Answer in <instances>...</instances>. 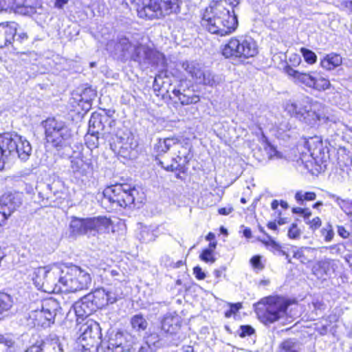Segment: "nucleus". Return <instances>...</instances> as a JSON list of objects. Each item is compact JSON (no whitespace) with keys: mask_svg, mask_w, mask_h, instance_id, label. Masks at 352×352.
<instances>
[{"mask_svg":"<svg viewBox=\"0 0 352 352\" xmlns=\"http://www.w3.org/2000/svg\"><path fill=\"white\" fill-rule=\"evenodd\" d=\"M115 149L117 150L118 155L123 158L130 159L134 156V151L129 140L125 142L120 141L115 144Z\"/></svg>","mask_w":352,"mask_h":352,"instance_id":"72a5a7b5","label":"nucleus"},{"mask_svg":"<svg viewBox=\"0 0 352 352\" xmlns=\"http://www.w3.org/2000/svg\"><path fill=\"white\" fill-rule=\"evenodd\" d=\"M15 22H10L0 25V48L8 45L14 34Z\"/></svg>","mask_w":352,"mask_h":352,"instance_id":"a878e982","label":"nucleus"},{"mask_svg":"<svg viewBox=\"0 0 352 352\" xmlns=\"http://www.w3.org/2000/svg\"><path fill=\"white\" fill-rule=\"evenodd\" d=\"M22 192H14L3 195L0 198V208L8 218L22 204Z\"/></svg>","mask_w":352,"mask_h":352,"instance_id":"dca6fc26","label":"nucleus"},{"mask_svg":"<svg viewBox=\"0 0 352 352\" xmlns=\"http://www.w3.org/2000/svg\"><path fill=\"white\" fill-rule=\"evenodd\" d=\"M285 71L286 74L292 78L295 83L299 85L307 86V80L308 79V75L305 72L294 69L289 65L285 67Z\"/></svg>","mask_w":352,"mask_h":352,"instance_id":"cd10ccee","label":"nucleus"},{"mask_svg":"<svg viewBox=\"0 0 352 352\" xmlns=\"http://www.w3.org/2000/svg\"><path fill=\"white\" fill-rule=\"evenodd\" d=\"M222 81L223 79L221 76L215 75L209 71H203V76H201V78L199 80L198 82L213 87L219 85Z\"/></svg>","mask_w":352,"mask_h":352,"instance_id":"4c0bfd02","label":"nucleus"},{"mask_svg":"<svg viewBox=\"0 0 352 352\" xmlns=\"http://www.w3.org/2000/svg\"><path fill=\"white\" fill-rule=\"evenodd\" d=\"M193 274L195 277L199 280H204L206 278L205 273L199 266H196L193 269Z\"/></svg>","mask_w":352,"mask_h":352,"instance_id":"680f3d73","label":"nucleus"},{"mask_svg":"<svg viewBox=\"0 0 352 352\" xmlns=\"http://www.w3.org/2000/svg\"><path fill=\"white\" fill-rule=\"evenodd\" d=\"M258 53L255 41L251 37H232L222 48V54L227 58H248Z\"/></svg>","mask_w":352,"mask_h":352,"instance_id":"20e7f679","label":"nucleus"},{"mask_svg":"<svg viewBox=\"0 0 352 352\" xmlns=\"http://www.w3.org/2000/svg\"><path fill=\"white\" fill-rule=\"evenodd\" d=\"M296 201L302 204L304 201L308 200V192H305L304 194H302L301 192H298L295 196Z\"/></svg>","mask_w":352,"mask_h":352,"instance_id":"e2e57ef3","label":"nucleus"},{"mask_svg":"<svg viewBox=\"0 0 352 352\" xmlns=\"http://www.w3.org/2000/svg\"><path fill=\"white\" fill-rule=\"evenodd\" d=\"M342 63V58L339 54L331 53L321 60L320 65L325 69L331 70L340 66Z\"/></svg>","mask_w":352,"mask_h":352,"instance_id":"2f4dec72","label":"nucleus"},{"mask_svg":"<svg viewBox=\"0 0 352 352\" xmlns=\"http://www.w3.org/2000/svg\"><path fill=\"white\" fill-rule=\"evenodd\" d=\"M312 305L316 311V314L318 315V311H321L322 310L324 309L325 305L324 304L318 300H316V301L312 302Z\"/></svg>","mask_w":352,"mask_h":352,"instance_id":"69168bd1","label":"nucleus"},{"mask_svg":"<svg viewBox=\"0 0 352 352\" xmlns=\"http://www.w3.org/2000/svg\"><path fill=\"white\" fill-rule=\"evenodd\" d=\"M109 220L104 217L80 219L74 217L69 225L70 234L73 236L80 235H95L102 230L108 228Z\"/></svg>","mask_w":352,"mask_h":352,"instance_id":"423d86ee","label":"nucleus"},{"mask_svg":"<svg viewBox=\"0 0 352 352\" xmlns=\"http://www.w3.org/2000/svg\"><path fill=\"white\" fill-rule=\"evenodd\" d=\"M202 23L208 32L220 36L233 33L238 27L235 12L226 9L223 3H212L207 8Z\"/></svg>","mask_w":352,"mask_h":352,"instance_id":"f257e3e1","label":"nucleus"},{"mask_svg":"<svg viewBox=\"0 0 352 352\" xmlns=\"http://www.w3.org/2000/svg\"><path fill=\"white\" fill-rule=\"evenodd\" d=\"M178 9L179 0H143L137 12L140 18L153 19L176 12Z\"/></svg>","mask_w":352,"mask_h":352,"instance_id":"7ed1b4c3","label":"nucleus"},{"mask_svg":"<svg viewBox=\"0 0 352 352\" xmlns=\"http://www.w3.org/2000/svg\"><path fill=\"white\" fill-rule=\"evenodd\" d=\"M109 273H110L111 276L112 277L116 278V280H118L119 281L124 280L123 278H124V275L120 270H111L109 272Z\"/></svg>","mask_w":352,"mask_h":352,"instance_id":"052dcab7","label":"nucleus"},{"mask_svg":"<svg viewBox=\"0 0 352 352\" xmlns=\"http://www.w3.org/2000/svg\"><path fill=\"white\" fill-rule=\"evenodd\" d=\"M176 147L179 149L177 151V155L176 157L173 159V161L175 162V164H171L167 166H164L162 162H160L162 166L167 170L174 171L176 170H179L186 164H188L190 160V148L188 146H183L181 144V143H179V146Z\"/></svg>","mask_w":352,"mask_h":352,"instance_id":"aec40b11","label":"nucleus"},{"mask_svg":"<svg viewBox=\"0 0 352 352\" xmlns=\"http://www.w3.org/2000/svg\"><path fill=\"white\" fill-rule=\"evenodd\" d=\"M73 308L78 322L80 318L83 320L96 311L95 307L93 306V302H90L86 296H83L80 301L76 302Z\"/></svg>","mask_w":352,"mask_h":352,"instance_id":"4be33fe9","label":"nucleus"},{"mask_svg":"<svg viewBox=\"0 0 352 352\" xmlns=\"http://www.w3.org/2000/svg\"><path fill=\"white\" fill-rule=\"evenodd\" d=\"M59 308V303L56 300L52 298L45 299L42 302L41 309L34 311V320L38 325L48 327L54 323Z\"/></svg>","mask_w":352,"mask_h":352,"instance_id":"9d476101","label":"nucleus"},{"mask_svg":"<svg viewBox=\"0 0 352 352\" xmlns=\"http://www.w3.org/2000/svg\"><path fill=\"white\" fill-rule=\"evenodd\" d=\"M12 0H0V12H11Z\"/></svg>","mask_w":352,"mask_h":352,"instance_id":"4d7b16f0","label":"nucleus"},{"mask_svg":"<svg viewBox=\"0 0 352 352\" xmlns=\"http://www.w3.org/2000/svg\"><path fill=\"white\" fill-rule=\"evenodd\" d=\"M299 235V231L297 227L295 225H293V226L288 231V236L290 238L295 239Z\"/></svg>","mask_w":352,"mask_h":352,"instance_id":"338daca9","label":"nucleus"},{"mask_svg":"<svg viewBox=\"0 0 352 352\" xmlns=\"http://www.w3.org/2000/svg\"><path fill=\"white\" fill-rule=\"evenodd\" d=\"M12 305L13 300L10 295L0 293V320L3 317V314L10 309Z\"/></svg>","mask_w":352,"mask_h":352,"instance_id":"a19ab883","label":"nucleus"},{"mask_svg":"<svg viewBox=\"0 0 352 352\" xmlns=\"http://www.w3.org/2000/svg\"><path fill=\"white\" fill-rule=\"evenodd\" d=\"M309 155L311 157L315 164V168L311 170L312 175H317L318 173L324 170L326 165V154L322 144V142L319 137H314L309 142Z\"/></svg>","mask_w":352,"mask_h":352,"instance_id":"f8f14e48","label":"nucleus"},{"mask_svg":"<svg viewBox=\"0 0 352 352\" xmlns=\"http://www.w3.org/2000/svg\"><path fill=\"white\" fill-rule=\"evenodd\" d=\"M321 223L322 222L320 219L319 217H316L313 219L311 221H309V227L311 229H317L320 227Z\"/></svg>","mask_w":352,"mask_h":352,"instance_id":"774afa93","label":"nucleus"},{"mask_svg":"<svg viewBox=\"0 0 352 352\" xmlns=\"http://www.w3.org/2000/svg\"><path fill=\"white\" fill-rule=\"evenodd\" d=\"M58 269L52 270L49 266L39 267L33 271L32 278L35 286L45 292H55L58 285Z\"/></svg>","mask_w":352,"mask_h":352,"instance_id":"6e6552de","label":"nucleus"},{"mask_svg":"<svg viewBox=\"0 0 352 352\" xmlns=\"http://www.w3.org/2000/svg\"><path fill=\"white\" fill-rule=\"evenodd\" d=\"M136 193L137 190L135 188H131L129 185L124 184L123 185L122 192L117 203L118 206L125 208L133 204L135 201V194Z\"/></svg>","mask_w":352,"mask_h":352,"instance_id":"393cba45","label":"nucleus"},{"mask_svg":"<svg viewBox=\"0 0 352 352\" xmlns=\"http://www.w3.org/2000/svg\"><path fill=\"white\" fill-rule=\"evenodd\" d=\"M87 144L91 147L96 148L99 146V133L97 134H91V133H88L87 136Z\"/></svg>","mask_w":352,"mask_h":352,"instance_id":"09e8293b","label":"nucleus"},{"mask_svg":"<svg viewBox=\"0 0 352 352\" xmlns=\"http://www.w3.org/2000/svg\"><path fill=\"white\" fill-rule=\"evenodd\" d=\"M181 325V318L177 315L167 314L162 322V329L166 333H175Z\"/></svg>","mask_w":352,"mask_h":352,"instance_id":"b1692460","label":"nucleus"},{"mask_svg":"<svg viewBox=\"0 0 352 352\" xmlns=\"http://www.w3.org/2000/svg\"><path fill=\"white\" fill-rule=\"evenodd\" d=\"M307 250L306 248H301L299 249H294L292 250L294 258L299 260L302 263H305L307 261V256L305 254V252Z\"/></svg>","mask_w":352,"mask_h":352,"instance_id":"a18cd8bd","label":"nucleus"},{"mask_svg":"<svg viewBox=\"0 0 352 352\" xmlns=\"http://www.w3.org/2000/svg\"><path fill=\"white\" fill-rule=\"evenodd\" d=\"M13 143L8 140V133H5L0 136V170L3 168V160L5 157H8V147H12Z\"/></svg>","mask_w":352,"mask_h":352,"instance_id":"ea45409f","label":"nucleus"},{"mask_svg":"<svg viewBox=\"0 0 352 352\" xmlns=\"http://www.w3.org/2000/svg\"><path fill=\"white\" fill-rule=\"evenodd\" d=\"M306 155L302 154V156L296 161V165L298 170L301 172L306 170L307 168V160H305Z\"/></svg>","mask_w":352,"mask_h":352,"instance_id":"5fc2aeb1","label":"nucleus"},{"mask_svg":"<svg viewBox=\"0 0 352 352\" xmlns=\"http://www.w3.org/2000/svg\"><path fill=\"white\" fill-rule=\"evenodd\" d=\"M311 86L319 91L325 90L329 87L330 82L324 78H313L309 76V87Z\"/></svg>","mask_w":352,"mask_h":352,"instance_id":"c03bdc74","label":"nucleus"},{"mask_svg":"<svg viewBox=\"0 0 352 352\" xmlns=\"http://www.w3.org/2000/svg\"><path fill=\"white\" fill-rule=\"evenodd\" d=\"M288 303L284 298L270 296L261 299L255 305V311L263 323H272L282 317Z\"/></svg>","mask_w":352,"mask_h":352,"instance_id":"f03ea898","label":"nucleus"},{"mask_svg":"<svg viewBox=\"0 0 352 352\" xmlns=\"http://www.w3.org/2000/svg\"><path fill=\"white\" fill-rule=\"evenodd\" d=\"M254 333V329L250 325H241L239 330V335L241 338L250 336Z\"/></svg>","mask_w":352,"mask_h":352,"instance_id":"3c124183","label":"nucleus"},{"mask_svg":"<svg viewBox=\"0 0 352 352\" xmlns=\"http://www.w3.org/2000/svg\"><path fill=\"white\" fill-rule=\"evenodd\" d=\"M123 185L124 184H117L106 188L103 191L104 197L107 199L109 202L117 204L122 192Z\"/></svg>","mask_w":352,"mask_h":352,"instance_id":"7c9ffc66","label":"nucleus"},{"mask_svg":"<svg viewBox=\"0 0 352 352\" xmlns=\"http://www.w3.org/2000/svg\"><path fill=\"white\" fill-rule=\"evenodd\" d=\"M239 0H223L219 2H214L213 3H223L226 9H229L234 12V8L239 4Z\"/></svg>","mask_w":352,"mask_h":352,"instance_id":"864d4df0","label":"nucleus"},{"mask_svg":"<svg viewBox=\"0 0 352 352\" xmlns=\"http://www.w3.org/2000/svg\"><path fill=\"white\" fill-rule=\"evenodd\" d=\"M336 270V263L330 259H324L316 262L312 266V274L318 279L326 280Z\"/></svg>","mask_w":352,"mask_h":352,"instance_id":"6ab92c4d","label":"nucleus"},{"mask_svg":"<svg viewBox=\"0 0 352 352\" xmlns=\"http://www.w3.org/2000/svg\"><path fill=\"white\" fill-rule=\"evenodd\" d=\"M179 146V141L175 138L160 139L155 146V150L160 154L166 153L171 147Z\"/></svg>","mask_w":352,"mask_h":352,"instance_id":"c756f323","label":"nucleus"},{"mask_svg":"<svg viewBox=\"0 0 352 352\" xmlns=\"http://www.w3.org/2000/svg\"><path fill=\"white\" fill-rule=\"evenodd\" d=\"M85 296L90 302H93L96 310L113 304L118 300V295L115 292L104 288H98Z\"/></svg>","mask_w":352,"mask_h":352,"instance_id":"ddd939ff","label":"nucleus"},{"mask_svg":"<svg viewBox=\"0 0 352 352\" xmlns=\"http://www.w3.org/2000/svg\"><path fill=\"white\" fill-rule=\"evenodd\" d=\"M18 24L15 23L14 34H13V38L10 39V43L14 50H21V46L25 45L28 43V36L26 32L23 31H17Z\"/></svg>","mask_w":352,"mask_h":352,"instance_id":"c85d7f7f","label":"nucleus"},{"mask_svg":"<svg viewBox=\"0 0 352 352\" xmlns=\"http://www.w3.org/2000/svg\"><path fill=\"white\" fill-rule=\"evenodd\" d=\"M43 126L47 142L55 147L62 146L72 136L71 131L65 122L55 118H47L43 122Z\"/></svg>","mask_w":352,"mask_h":352,"instance_id":"0eeeda50","label":"nucleus"},{"mask_svg":"<svg viewBox=\"0 0 352 352\" xmlns=\"http://www.w3.org/2000/svg\"><path fill=\"white\" fill-rule=\"evenodd\" d=\"M250 263L255 269L261 270L264 267L263 265L261 263V256H253L250 260Z\"/></svg>","mask_w":352,"mask_h":352,"instance_id":"6e6d98bb","label":"nucleus"},{"mask_svg":"<svg viewBox=\"0 0 352 352\" xmlns=\"http://www.w3.org/2000/svg\"><path fill=\"white\" fill-rule=\"evenodd\" d=\"M16 54L19 55V56L25 61H30V58L32 56H34L35 55L34 52H25V51H21L20 50H16Z\"/></svg>","mask_w":352,"mask_h":352,"instance_id":"bf43d9fd","label":"nucleus"},{"mask_svg":"<svg viewBox=\"0 0 352 352\" xmlns=\"http://www.w3.org/2000/svg\"><path fill=\"white\" fill-rule=\"evenodd\" d=\"M300 344L293 339L284 340L279 346L278 352H300Z\"/></svg>","mask_w":352,"mask_h":352,"instance_id":"79ce46f5","label":"nucleus"},{"mask_svg":"<svg viewBox=\"0 0 352 352\" xmlns=\"http://www.w3.org/2000/svg\"><path fill=\"white\" fill-rule=\"evenodd\" d=\"M131 344L122 333L111 334L107 344V352H130Z\"/></svg>","mask_w":352,"mask_h":352,"instance_id":"a211bd4d","label":"nucleus"},{"mask_svg":"<svg viewBox=\"0 0 352 352\" xmlns=\"http://www.w3.org/2000/svg\"><path fill=\"white\" fill-rule=\"evenodd\" d=\"M287 109L289 112H292L299 120L305 121L307 118L305 115L307 114L305 107H302L300 104L296 102L288 104Z\"/></svg>","mask_w":352,"mask_h":352,"instance_id":"37998d69","label":"nucleus"},{"mask_svg":"<svg viewBox=\"0 0 352 352\" xmlns=\"http://www.w3.org/2000/svg\"><path fill=\"white\" fill-rule=\"evenodd\" d=\"M80 329L82 331L80 338L87 346H97L100 343L102 333L98 323L91 321L82 325Z\"/></svg>","mask_w":352,"mask_h":352,"instance_id":"4468645a","label":"nucleus"},{"mask_svg":"<svg viewBox=\"0 0 352 352\" xmlns=\"http://www.w3.org/2000/svg\"><path fill=\"white\" fill-rule=\"evenodd\" d=\"M171 100H177L182 105L197 104L200 98L189 88H184L182 85L178 86L170 91L169 95Z\"/></svg>","mask_w":352,"mask_h":352,"instance_id":"f3484780","label":"nucleus"},{"mask_svg":"<svg viewBox=\"0 0 352 352\" xmlns=\"http://www.w3.org/2000/svg\"><path fill=\"white\" fill-rule=\"evenodd\" d=\"M91 283L90 274L78 266H73L58 278V290L75 292L86 289Z\"/></svg>","mask_w":352,"mask_h":352,"instance_id":"39448f33","label":"nucleus"},{"mask_svg":"<svg viewBox=\"0 0 352 352\" xmlns=\"http://www.w3.org/2000/svg\"><path fill=\"white\" fill-rule=\"evenodd\" d=\"M47 190L49 193L44 197L43 193L39 192V196L43 199V204L45 206H56L58 203L57 200L61 199L64 195V184L60 179H54L51 184L47 185Z\"/></svg>","mask_w":352,"mask_h":352,"instance_id":"2eb2a0df","label":"nucleus"},{"mask_svg":"<svg viewBox=\"0 0 352 352\" xmlns=\"http://www.w3.org/2000/svg\"><path fill=\"white\" fill-rule=\"evenodd\" d=\"M37 346L40 348V352H64L63 344L56 336H51Z\"/></svg>","mask_w":352,"mask_h":352,"instance_id":"5701e85b","label":"nucleus"},{"mask_svg":"<svg viewBox=\"0 0 352 352\" xmlns=\"http://www.w3.org/2000/svg\"><path fill=\"white\" fill-rule=\"evenodd\" d=\"M105 117L97 113H92L89 122V132L91 134L100 133L104 129V125L102 120Z\"/></svg>","mask_w":352,"mask_h":352,"instance_id":"473e14b6","label":"nucleus"},{"mask_svg":"<svg viewBox=\"0 0 352 352\" xmlns=\"http://www.w3.org/2000/svg\"><path fill=\"white\" fill-rule=\"evenodd\" d=\"M323 105L320 102H314L311 103L309 111L312 114H309V117H312V120L314 121V124H316L317 121H324L326 117Z\"/></svg>","mask_w":352,"mask_h":352,"instance_id":"c9c22d12","label":"nucleus"},{"mask_svg":"<svg viewBox=\"0 0 352 352\" xmlns=\"http://www.w3.org/2000/svg\"><path fill=\"white\" fill-rule=\"evenodd\" d=\"M36 0H12L11 11L23 15H31L36 12Z\"/></svg>","mask_w":352,"mask_h":352,"instance_id":"412c9836","label":"nucleus"},{"mask_svg":"<svg viewBox=\"0 0 352 352\" xmlns=\"http://www.w3.org/2000/svg\"><path fill=\"white\" fill-rule=\"evenodd\" d=\"M267 237L269 238V240L267 241H263V243H265L267 246L270 247L272 249L276 251H278L280 254L285 255L286 258L288 259L289 262H290V260L289 259V255L287 254L286 252L281 249V247L274 240H272L269 236H267Z\"/></svg>","mask_w":352,"mask_h":352,"instance_id":"49530a36","label":"nucleus"},{"mask_svg":"<svg viewBox=\"0 0 352 352\" xmlns=\"http://www.w3.org/2000/svg\"><path fill=\"white\" fill-rule=\"evenodd\" d=\"M14 341L8 336L0 333V344H3L8 348H10L14 344Z\"/></svg>","mask_w":352,"mask_h":352,"instance_id":"13d9d810","label":"nucleus"},{"mask_svg":"<svg viewBox=\"0 0 352 352\" xmlns=\"http://www.w3.org/2000/svg\"><path fill=\"white\" fill-rule=\"evenodd\" d=\"M336 201L338 203V204L340 206V208L346 212L349 215V218H350V223H351V226H352V210L351 211H349V212H347L345 209H344V206L346 204V201L344 200H342V199H340L339 198H338L336 199Z\"/></svg>","mask_w":352,"mask_h":352,"instance_id":"0e129e2a","label":"nucleus"},{"mask_svg":"<svg viewBox=\"0 0 352 352\" xmlns=\"http://www.w3.org/2000/svg\"><path fill=\"white\" fill-rule=\"evenodd\" d=\"M200 258L205 262L213 263L214 261V258L212 255V250L205 249L201 254Z\"/></svg>","mask_w":352,"mask_h":352,"instance_id":"603ef678","label":"nucleus"},{"mask_svg":"<svg viewBox=\"0 0 352 352\" xmlns=\"http://www.w3.org/2000/svg\"><path fill=\"white\" fill-rule=\"evenodd\" d=\"M131 58L145 67H148L149 65H162L164 63L163 54L141 44L133 47Z\"/></svg>","mask_w":352,"mask_h":352,"instance_id":"1a4fd4ad","label":"nucleus"},{"mask_svg":"<svg viewBox=\"0 0 352 352\" xmlns=\"http://www.w3.org/2000/svg\"><path fill=\"white\" fill-rule=\"evenodd\" d=\"M71 164L73 171L82 175H87L90 169V164L80 157L72 160Z\"/></svg>","mask_w":352,"mask_h":352,"instance_id":"e433bc0d","label":"nucleus"},{"mask_svg":"<svg viewBox=\"0 0 352 352\" xmlns=\"http://www.w3.org/2000/svg\"><path fill=\"white\" fill-rule=\"evenodd\" d=\"M137 45H133L127 38L122 37L119 39L116 44V50L122 52L123 57H131L133 52V47H136Z\"/></svg>","mask_w":352,"mask_h":352,"instance_id":"f704fd0d","label":"nucleus"},{"mask_svg":"<svg viewBox=\"0 0 352 352\" xmlns=\"http://www.w3.org/2000/svg\"><path fill=\"white\" fill-rule=\"evenodd\" d=\"M131 324L135 331L140 333L146 329L148 322L142 314H136L131 317Z\"/></svg>","mask_w":352,"mask_h":352,"instance_id":"58836bf2","label":"nucleus"},{"mask_svg":"<svg viewBox=\"0 0 352 352\" xmlns=\"http://www.w3.org/2000/svg\"><path fill=\"white\" fill-rule=\"evenodd\" d=\"M140 240L143 242H149L153 240V234L150 231L149 229L144 228L140 232Z\"/></svg>","mask_w":352,"mask_h":352,"instance_id":"8fccbe9b","label":"nucleus"},{"mask_svg":"<svg viewBox=\"0 0 352 352\" xmlns=\"http://www.w3.org/2000/svg\"><path fill=\"white\" fill-rule=\"evenodd\" d=\"M322 234L324 236L326 241H330L333 237V230L330 224H327L322 230Z\"/></svg>","mask_w":352,"mask_h":352,"instance_id":"de8ad7c7","label":"nucleus"},{"mask_svg":"<svg viewBox=\"0 0 352 352\" xmlns=\"http://www.w3.org/2000/svg\"><path fill=\"white\" fill-rule=\"evenodd\" d=\"M182 68L197 82L203 76V70L198 63L186 60L182 63Z\"/></svg>","mask_w":352,"mask_h":352,"instance_id":"bb28decb","label":"nucleus"},{"mask_svg":"<svg viewBox=\"0 0 352 352\" xmlns=\"http://www.w3.org/2000/svg\"><path fill=\"white\" fill-rule=\"evenodd\" d=\"M8 140L13 143L12 147L9 146L6 150L8 157L16 153L21 161L25 162L29 159L32 149L28 140L17 134L8 133Z\"/></svg>","mask_w":352,"mask_h":352,"instance_id":"9b49d317","label":"nucleus"}]
</instances>
